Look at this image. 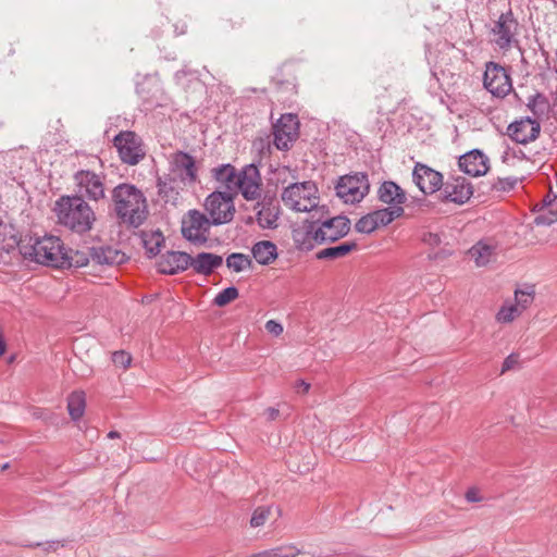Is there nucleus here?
<instances>
[{
    "label": "nucleus",
    "mask_w": 557,
    "mask_h": 557,
    "mask_svg": "<svg viewBox=\"0 0 557 557\" xmlns=\"http://www.w3.org/2000/svg\"><path fill=\"white\" fill-rule=\"evenodd\" d=\"M16 243V235L12 225L0 223V247L5 249Z\"/></svg>",
    "instance_id": "473e14b6"
},
{
    "label": "nucleus",
    "mask_w": 557,
    "mask_h": 557,
    "mask_svg": "<svg viewBox=\"0 0 557 557\" xmlns=\"http://www.w3.org/2000/svg\"><path fill=\"white\" fill-rule=\"evenodd\" d=\"M287 172H289L288 168H282L278 170V175L285 174Z\"/></svg>",
    "instance_id": "603ef678"
},
{
    "label": "nucleus",
    "mask_w": 557,
    "mask_h": 557,
    "mask_svg": "<svg viewBox=\"0 0 557 557\" xmlns=\"http://www.w3.org/2000/svg\"><path fill=\"white\" fill-rule=\"evenodd\" d=\"M251 252L259 264H270L277 258L276 245L270 240L256 243L252 246Z\"/></svg>",
    "instance_id": "bb28decb"
},
{
    "label": "nucleus",
    "mask_w": 557,
    "mask_h": 557,
    "mask_svg": "<svg viewBox=\"0 0 557 557\" xmlns=\"http://www.w3.org/2000/svg\"><path fill=\"white\" fill-rule=\"evenodd\" d=\"M112 361L115 366L117 367H121L123 369H126L129 367L131 364V361H132V357L129 354L121 350V351H115L113 355H112Z\"/></svg>",
    "instance_id": "79ce46f5"
},
{
    "label": "nucleus",
    "mask_w": 557,
    "mask_h": 557,
    "mask_svg": "<svg viewBox=\"0 0 557 557\" xmlns=\"http://www.w3.org/2000/svg\"><path fill=\"white\" fill-rule=\"evenodd\" d=\"M469 256L476 267H485L496 260L497 246L488 240H480L469 249Z\"/></svg>",
    "instance_id": "5701e85b"
},
{
    "label": "nucleus",
    "mask_w": 557,
    "mask_h": 557,
    "mask_svg": "<svg viewBox=\"0 0 557 557\" xmlns=\"http://www.w3.org/2000/svg\"><path fill=\"white\" fill-rule=\"evenodd\" d=\"M405 210L400 206L388 207L380 210H375L372 213L377 226H385L392 223L395 219L401 216Z\"/></svg>",
    "instance_id": "7c9ffc66"
},
{
    "label": "nucleus",
    "mask_w": 557,
    "mask_h": 557,
    "mask_svg": "<svg viewBox=\"0 0 557 557\" xmlns=\"http://www.w3.org/2000/svg\"><path fill=\"white\" fill-rule=\"evenodd\" d=\"M237 297L238 289L236 287H226L215 296L214 304L219 307H224L231 301L235 300Z\"/></svg>",
    "instance_id": "72a5a7b5"
},
{
    "label": "nucleus",
    "mask_w": 557,
    "mask_h": 557,
    "mask_svg": "<svg viewBox=\"0 0 557 557\" xmlns=\"http://www.w3.org/2000/svg\"><path fill=\"white\" fill-rule=\"evenodd\" d=\"M74 182L78 197L96 202L106 199L104 176L89 170H81L75 173Z\"/></svg>",
    "instance_id": "f8f14e48"
},
{
    "label": "nucleus",
    "mask_w": 557,
    "mask_h": 557,
    "mask_svg": "<svg viewBox=\"0 0 557 557\" xmlns=\"http://www.w3.org/2000/svg\"><path fill=\"white\" fill-rule=\"evenodd\" d=\"M141 243L149 257H154L160 252L164 243V237L160 231H144L141 233Z\"/></svg>",
    "instance_id": "c85d7f7f"
},
{
    "label": "nucleus",
    "mask_w": 557,
    "mask_h": 557,
    "mask_svg": "<svg viewBox=\"0 0 557 557\" xmlns=\"http://www.w3.org/2000/svg\"><path fill=\"white\" fill-rule=\"evenodd\" d=\"M190 255L182 251H168L158 261V269L164 274H175L189 268Z\"/></svg>",
    "instance_id": "aec40b11"
},
{
    "label": "nucleus",
    "mask_w": 557,
    "mask_h": 557,
    "mask_svg": "<svg viewBox=\"0 0 557 557\" xmlns=\"http://www.w3.org/2000/svg\"><path fill=\"white\" fill-rule=\"evenodd\" d=\"M319 190L312 181L292 183L284 188L281 197L284 205L297 212H308L319 203Z\"/></svg>",
    "instance_id": "20e7f679"
},
{
    "label": "nucleus",
    "mask_w": 557,
    "mask_h": 557,
    "mask_svg": "<svg viewBox=\"0 0 557 557\" xmlns=\"http://www.w3.org/2000/svg\"><path fill=\"white\" fill-rule=\"evenodd\" d=\"M377 223L374 220L372 213H369L361 219L355 225V228L359 233L370 234L377 228Z\"/></svg>",
    "instance_id": "f704fd0d"
},
{
    "label": "nucleus",
    "mask_w": 557,
    "mask_h": 557,
    "mask_svg": "<svg viewBox=\"0 0 557 557\" xmlns=\"http://www.w3.org/2000/svg\"><path fill=\"white\" fill-rule=\"evenodd\" d=\"M120 436H121V435H120V433H119L117 431H110V432L108 433V437H109V438H111V440H113V438H119Z\"/></svg>",
    "instance_id": "3c124183"
},
{
    "label": "nucleus",
    "mask_w": 557,
    "mask_h": 557,
    "mask_svg": "<svg viewBox=\"0 0 557 557\" xmlns=\"http://www.w3.org/2000/svg\"><path fill=\"white\" fill-rule=\"evenodd\" d=\"M234 195L240 193L246 200H259L262 195V180L255 164L245 165L239 170Z\"/></svg>",
    "instance_id": "ddd939ff"
},
{
    "label": "nucleus",
    "mask_w": 557,
    "mask_h": 557,
    "mask_svg": "<svg viewBox=\"0 0 557 557\" xmlns=\"http://www.w3.org/2000/svg\"><path fill=\"white\" fill-rule=\"evenodd\" d=\"M517 307L515 305H504L496 314V320L499 323H510L517 315Z\"/></svg>",
    "instance_id": "c9c22d12"
},
{
    "label": "nucleus",
    "mask_w": 557,
    "mask_h": 557,
    "mask_svg": "<svg viewBox=\"0 0 557 557\" xmlns=\"http://www.w3.org/2000/svg\"><path fill=\"white\" fill-rule=\"evenodd\" d=\"M535 289L534 285H524V308L527 307V304L532 301L534 298Z\"/></svg>",
    "instance_id": "a18cd8bd"
},
{
    "label": "nucleus",
    "mask_w": 557,
    "mask_h": 557,
    "mask_svg": "<svg viewBox=\"0 0 557 557\" xmlns=\"http://www.w3.org/2000/svg\"><path fill=\"white\" fill-rule=\"evenodd\" d=\"M89 256L96 264L114 265L122 264L126 260L124 252L112 247L92 248Z\"/></svg>",
    "instance_id": "a878e982"
},
{
    "label": "nucleus",
    "mask_w": 557,
    "mask_h": 557,
    "mask_svg": "<svg viewBox=\"0 0 557 557\" xmlns=\"http://www.w3.org/2000/svg\"><path fill=\"white\" fill-rule=\"evenodd\" d=\"M550 209L547 214H540L534 219L536 225H550L557 222V202L549 203Z\"/></svg>",
    "instance_id": "4c0bfd02"
},
{
    "label": "nucleus",
    "mask_w": 557,
    "mask_h": 557,
    "mask_svg": "<svg viewBox=\"0 0 557 557\" xmlns=\"http://www.w3.org/2000/svg\"><path fill=\"white\" fill-rule=\"evenodd\" d=\"M295 388L298 393L301 392V393L306 394L310 389V384L304 380H299L296 382Z\"/></svg>",
    "instance_id": "49530a36"
},
{
    "label": "nucleus",
    "mask_w": 557,
    "mask_h": 557,
    "mask_svg": "<svg viewBox=\"0 0 557 557\" xmlns=\"http://www.w3.org/2000/svg\"><path fill=\"white\" fill-rule=\"evenodd\" d=\"M15 244L18 245L20 253L28 261L52 268H65L71 263L69 252L58 236H25L16 239Z\"/></svg>",
    "instance_id": "f257e3e1"
},
{
    "label": "nucleus",
    "mask_w": 557,
    "mask_h": 557,
    "mask_svg": "<svg viewBox=\"0 0 557 557\" xmlns=\"http://www.w3.org/2000/svg\"><path fill=\"white\" fill-rule=\"evenodd\" d=\"M205 209L213 225L228 223L235 214L234 197L228 193L213 191L206 198Z\"/></svg>",
    "instance_id": "6e6552de"
},
{
    "label": "nucleus",
    "mask_w": 557,
    "mask_h": 557,
    "mask_svg": "<svg viewBox=\"0 0 557 557\" xmlns=\"http://www.w3.org/2000/svg\"><path fill=\"white\" fill-rule=\"evenodd\" d=\"M519 293H520V290H519V289H516V290H515L516 298L518 297Z\"/></svg>",
    "instance_id": "864d4df0"
},
{
    "label": "nucleus",
    "mask_w": 557,
    "mask_h": 557,
    "mask_svg": "<svg viewBox=\"0 0 557 557\" xmlns=\"http://www.w3.org/2000/svg\"><path fill=\"white\" fill-rule=\"evenodd\" d=\"M377 198L381 202L388 205V207H403L407 200V195L395 182L385 181L377 189Z\"/></svg>",
    "instance_id": "412c9836"
},
{
    "label": "nucleus",
    "mask_w": 557,
    "mask_h": 557,
    "mask_svg": "<svg viewBox=\"0 0 557 557\" xmlns=\"http://www.w3.org/2000/svg\"><path fill=\"white\" fill-rule=\"evenodd\" d=\"M466 499L469 502V503H478V502H481L482 500V497L480 495V492L478 488H469L466 493Z\"/></svg>",
    "instance_id": "c03bdc74"
},
{
    "label": "nucleus",
    "mask_w": 557,
    "mask_h": 557,
    "mask_svg": "<svg viewBox=\"0 0 557 557\" xmlns=\"http://www.w3.org/2000/svg\"><path fill=\"white\" fill-rule=\"evenodd\" d=\"M473 194L471 184L462 176L451 177L443 185V197L458 205L467 202Z\"/></svg>",
    "instance_id": "f3484780"
},
{
    "label": "nucleus",
    "mask_w": 557,
    "mask_h": 557,
    "mask_svg": "<svg viewBox=\"0 0 557 557\" xmlns=\"http://www.w3.org/2000/svg\"><path fill=\"white\" fill-rule=\"evenodd\" d=\"M211 219L198 210H189L182 220L183 236L194 243L203 244L208 240Z\"/></svg>",
    "instance_id": "9d476101"
},
{
    "label": "nucleus",
    "mask_w": 557,
    "mask_h": 557,
    "mask_svg": "<svg viewBox=\"0 0 557 557\" xmlns=\"http://www.w3.org/2000/svg\"><path fill=\"white\" fill-rule=\"evenodd\" d=\"M114 147L121 160L129 165L139 163L146 154L141 138L131 131L119 133L114 137Z\"/></svg>",
    "instance_id": "1a4fd4ad"
},
{
    "label": "nucleus",
    "mask_w": 557,
    "mask_h": 557,
    "mask_svg": "<svg viewBox=\"0 0 557 557\" xmlns=\"http://www.w3.org/2000/svg\"><path fill=\"white\" fill-rule=\"evenodd\" d=\"M5 352V343L3 338L0 336V357L3 356Z\"/></svg>",
    "instance_id": "8fccbe9b"
},
{
    "label": "nucleus",
    "mask_w": 557,
    "mask_h": 557,
    "mask_svg": "<svg viewBox=\"0 0 557 557\" xmlns=\"http://www.w3.org/2000/svg\"><path fill=\"white\" fill-rule=\"evenodd\" d=\"M412 180L424 195H432L444 185L442 173L422 163L414 165Z\"/></svg>",
    "instance_id": "dca6fc26"
},
{
    "label": "nucleus",
    "mask_w": 557,
    "mask_h": 557,
    "mask_svg": "<svg viewBox=\"0 0 557 557\" xmlns=\"http://www.w3.org/2000/svg\"><path fill=\"white\" fill-rule=\"evenodd\" d=\"M223 258L211 252H200L196 257L190 256L189 267L201 275H210L215 269L221 267Z\"/></svg>",
    "instance_id": "4be33fe9"
},
{
    "label": "nucleus",
    "mask_w": 557,
    "mask_h": 557,
    "mask_svg": "<svg viewBox=\"0 0 557 557\" xmlns=\"http://www.w3.org/2000/svg\"><path fill=\"white\" fill-rule=\"evenodd\" d=\"M270 507H258L250 519V525L252 528L262 527L270 517Z\"/></svg>",
    "instance_id": "e433bc0d"
},
{
    "label": "nucleus",
    "mask_w": 557,
    "mask_h": 557,
    "mask_svg": "<svg viewBox=\"0 0 557 557\" xmlns=\"http://www.w3.org/2000/svg\"><path fill=\"white\" fill-rule=\"evenodd\" d=\"M58 222L79 234L91 230L96 215L84 198L78 196H62L54 205Z\"/></svg>",
    "instance_id": "7ed1b4c3"
},
{
    "label": "nucleus",
    "mask_w": 557,
    "mask_h": 557,
    "mask_svg": "<svg viewBox=\"0 0 557 557\" xmlns=\"http://www.w3.org/2000/svg\"><path fill=\"white\" fill-rule=\"evenodd\" d=\"M335 189L336 195L345 203H358L369 194L370 183L368 175L364 173L344 175L338 180Z\"/></svg>",
    "instance_id": "0eeeda50"
},
{
    "label": "nucleus",
    "mask_w": 557,
    "mask_h": 557,
    "mask_svg": "<svg viewBox=\"0 0 557 557\" xmlns=\"http://www.w3.org/2000/svg\"><path fill=\"white\" fill-rule=\"evenodd\" d=\"M519 364H520V354L512 352L504 360L500 373L504 374L507 371L513 370V369L518 368Z\"/></svg>",
    "instance_id": "ea45409f"
},
{
    "label": "nucleus",
    "mask_w": 557,
    "mask_h": 557,
    "mask_svg": "<svg viewBox=\"0 0 557 557\" xmlns=\"http://www.w3.org/2000/svg\"><path fill=\"white\" fill-rule=\"evenodd\" d=\"M78 344H79V341H78V339H76V341H75V346H78Z\"/></svg>",
    "instance_id": "6e6d98bb"
},
{
    "label": "nucleus",
    "mask_w": 557,
    "mask_h": 557,
    "mask_svg": "<svg viewBox=\"0 0 557 557\" xmlns=\"http://www.w3.org/2000/svg\"><path fill=\"white\" fill-rule=\"evenodd\" d=\"M86 396L83 391H74L67 397V411L72 420H79L85 412Z\"/></svg>",
    "instance_id": "cd10ccee"
},
{
    "label": "nucleus",
    "mask_w": 557,
    "mask_h": 557,
    "mask_svg": "<svg viewBox=\"0 0 557 557\" xmlns=\"http://www.w3.org/2000/svg\"><path fill=\"white\" fill-rule=\"evenodd\" d=\"M444 234L440 232H425L422 236V242L429 247H440L444 242Z\"/></svg>",
    "instance_id": "58836bf2"
},
{
    "label": "nucleus",
    "mask_w": 557,
    "mask_h": 557,
    "mask_svg": "<svg viewBox=\"0 0 557 557\" xmlns=\"http://www.w3.org/2000/svg\"><path fill=\"white\" fill-rule=\"evenodd\" d=\"M299 122L295 114H283L273 125L274 145L278 150H288L298 137Z\"/></svg>",
    "instance_id": "2eb2a0df"
},
{
    "label": "nucleus",
    "mask_w": 557,
    "mask_h": 557,
    "mask_svg": "<svg viewBox=\"0 0 557 557\" xmlns=\"http://www.w3.org/2000/svg\"><path fill=\"white\" fill-rule=\"evenodd\" d=\"M69 260L71 261L70 264H66L65 267H84L87 265L89 262V258L85 252L75 251L73 253H69Z\"/></svg>",
    "instance_id": "a19ab883"
},
{
    "label": "nucleus",
    "mask_w": 557,
    "mask_h": 557,
    "mask_svg": "<svg viewBox=\"0 0 557 557\" xmlns=\"http://www.w3.org/2000/svg\"><path fill=\"white\" fill-rule=\"evenodd\" d=\"M168 160L171 183H178L184 187L195 185L198 173L194 157L184 151H175L169 156Z\"/></svg>",
    "instance_id": "423d86ee"
},
{
    "label": "nucleus",
    "mask_w": 557,
    "mask_h": 557,
    "mask_svg": "<svg viewBox=\"0 0 557 557\" xmlns=\"http://www.w3.org/2000/svg\"><path fill=\"white\" fill-rule=\"evenodd\" d=\"M265 330L274 336H280L283 333V325L275 320H269L265 323Z\"/></svg>",
    "instance_id": "37998d69"
},
{
    "label": "nucleus",
    "mask_w": 557,
    "mask_h": 557,
    "mask_svg": "<svg viewBox=\"0 0 557 557\" xmlns=\"http://www.w3.org/2000/svg\"><path fill=\"white\" fill-rule=\"evenodd\" d=\"M174 194H175V197H173V199L176 200L177 196H178V191H175Z\"/></svg>",
    "instance_id": "5fc2aeb1"
},
{
    "label": "nucleus",
    "mask_w": 557,
    "mask_h": 557,
    "mask_svg": "<svg viewBox=\"0 0 557 557\" xmlns=\"http://www.w3.org/2000/svg\"><path fill=\"white\" fill-rule=\"evenodd\" d=\"M349 230V219L343 215H337L326 219L321 223H311L307 231V236L312 239L314 244L321 245L338 240L346 236Z\"/></svg>",
    "instance_id": "39448f33"
},
{
    "label": "nucleus",
    "mask_w": 557,
    "mask_h": 557,
    "mask_svg": "<svg viewBox=\"0 0 557 557\" xmlns=\"http://www.w3.org/2000/svg\"><path fill=\"white\" fill-rule=\"evenodd\" d=\"M525 106L532 112V116H524V124L528 123L531 126L530 133L524 136V145L528 141L535 140L540 136L541 124L548 119L550 108L547 97L541 92L529 97Z\"/></svg>",
    "instance_id": "9b49d317"
},
{
    "label": "nucleus",
    "mask_w": 557,
    "mask_h": 557,
    "mask_svg": "<svg viewBox=\"0 0 557 557\" xmlns=\"http://www.w3.org/2000/svg\"><path fill=\"white\" fill-rule=\"evenodd\" d=\"M515 28V22L511 18V14H502L498 21L495 23L492 32L495 36L494 41L500 48L509 47L512 37V29Z\"/></svg>",
    "instance_id": "b1692460"
},
{
    "label": "nucleus",
    "mask_w": 557,
    "mask_h": 557,
    "mask_svg": "<svg viewBox=\"0 0 557 557\" xmlns=\"http://www.w3.org/2000/svg\"><path fill=\"white\" fill-rule=\"evenodd\" d=\"M159 189L160 194L164 195L165 197H170L169 193H174V187L170 186L166 182L159 183Z\"/></svg>",
    "instance_id": "de8ad7c7"
},
{
    "label": "nucleus",
    "mask_w": 557,
    "mask_h": 557,
    "mask_svg": "<svg viewBox=\"0 0 557 557\" xmlns=\"http://www.w3.org/2000/svg\"><path fill=\"white\" fill-rule=\"evenodd\" d=\"M251 261L248 256L243 253H232L226 258V265L235 272H242L249 268Z\"/></svg>",
    "instance_id": "2f4dec72"
},
{
    "label": "nucleus",
    "mask_w": 557,
    "mask_h": 557,
    "mask_svg": "<svg viewBox=\"0 0 557 557\" xmlns=\"http://www.w3.org/2000/svg\"><path fill=\"white\" fill-rule=\"evenodd\" d=\"M116 215L123 223L139 226L147 218V201L143 191L131 184H120L112 190Z\"/></svg>",
    "instance_id": "f03ea898"
},
{
    "label": "nucleus",
    "mask_w": 557,
    "mask_h": 557,
    "mask_svg": "<svg viewBox=\"0 0 557 557\" xmlns=\"http://www.w3.org/2000/svg\"><path fill=\"white\" fill-rule=\"evenodd\" d=\"M357 248V244L355 242H345L334 247H329L320 250L317 253V258L322 259H339L347 256L349 252Z\"/></svg>",
    "instance_id": "c756f323"
},
{
    "label": "nucleus",
    "mask_w": 557,
    "mask_h": 557,
    "mask_svg": "<svg viewBox=\"0 0 557 557\" xmlns=\"http://www.w3.org/2000/svg\"><path fill=\"white\" fill-rule=\"evenodd\" d=\"M265 413H267V417H268V419H269V420H274V419H276V418H277V416H278V413H280V412H278V410H277V409H275V408H268V409L265 410Z\"/></svg>",
    "instance_id": "09e8293b"
},
{
    "label": "nucleus",
    "mask_w": 557,
    "mask_h": 557,
    "mask_svg": "<svg viewBox=\"0 0 557 557\" xmlns=\"http://www.w3.org/2000/svg\"><path fill=\"white\" fill-rule=\"evenodd\" d=\"M483 84L487 91L498 98L505 97L512 89L510 77L505 69L492 62L486 65Z\"/></svg>",
    "instance_id": "4468645a"
},
{
    "label": "nucleus",
    "mask_w": 557,
    "mask_h": 557,
    "mask_svg": "<svg viewBox=\"0 0 557 557\" xmlns=\"http://www.w3.org/2000/svg\"><path fill=\"white\" fill-rule=\"evenodd\" d=\"M459 168L468 175L478 177L487 173L488 158L480 150H471L459 158Z\"/></svg>",
    "instance_id": "a211bd4d"
},
{
    "label": "nucleus",
    "mask_w": 557,
    "mask_h": 557,
    "mask_svg": "<svg viewBox=\"0 0 557 557\" xmlns=\"http://www.w3.org/2000/svg\"><path fill=\"white\" fill-rule=\"evenodd\" d=\"M213 178L226 189L225 193L234 196L239 171L232 164H222L212 170Z\"/></svg>",
    "instance_id": "393cba45"
},
{
    "label": "nucleus",
    "mask_w": 557,
    "mask_h": 557,
    "mask_svg": "<svg viewBox=\"0 0 557 557\" xmlns=\"http://www.w3.org/2000/svg\"><path fill=\"white\" fill-rule=\"evenodd\" d=\"M522 120L513 121L507 127V140H506V150L503 154V160L506 163H510L515 159L520 160V154L522 153Z\"/></svg>",
    "instance_id": "6ab92c4d"
}]
</instances>
